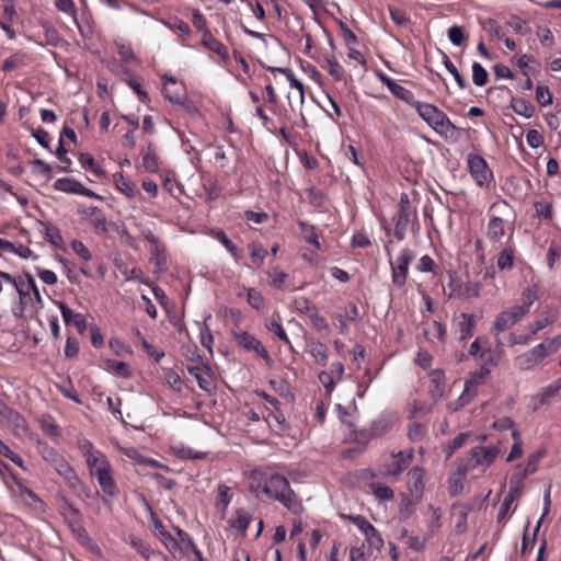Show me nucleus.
<instances>
[{"mask_svg": "<svg viewBox=\"0 0 561 561\" xmlns=\"http://www.w3.org/2000/svg\"><path fill=\"white\" fill-rule=\"evenodd\" d=\"M12 286L15 288L16 293L19 294V300L20 306L14 313L16 316H22L28 300L31 299V290L28 288L26 279L24 280L22 277L15 278L14 283H12Z\"/></svg>", "mask_w": 561, "mask_h": 561, "instance_id": "23", "label": "nucleus"}, {"mask_svg": "<svg viewBox=\"0 0 561 561\" xmlns=\"http://www.w3.org/2000/svg\"><path fill=\"white\" fill-rule=\"evenodd\" d=\"M54 188L68 193V194H77L82 195L90 198H99L102 199V197L93 192L92 190L85 187L80 181L73 179V178H61L55 181Z\"/></svg>", "mask_w": 561, "mask_h": 561, "instance_id": "13", "label": "nucleus"}, {"mask_svg": "<svg viewBox=\"0 0 561 561\" xmlns=\"http://www.w3.org/2000/svg\"><path fill=\"white\" fill-rule=\"evenodd\" d=\"M77 446L85 458V461L96 456V453H101V450L95 449L92 442L84 436L77 437Z\"/></svg>", "mask_w": 561, "mask_h": 561, "instance_id": "50", "label": "nucleus"}, {"mask_svg": "<svg viewBox=\"0 0 561 561\" xmlns=\"http://www.w3.org/2000/svg\"><path fill=\"white\" fill-rule=\"evenodd\" d=\"M294 309L307 317L317 308L307 297H296L293 301Z\"/></svg>", "mask_w": 561, "mask_h": 561, "instance_id": "55", "label": "nucleus"}, {"mask_svg": "<svg viewBox=\"0 0 561 561\" xmlns=\"http://www.w3.org/2000/svg\"><path fill=\"white\" fill-rule=\"evenodd\" d=\"M490 368L480 365L479 369L471 374L469 379L466 380L465 385L467 388L476 391L477 386L485 382V380L490 377Z\"/></svg>", "mask_w": 561, "mask_h": 561, "instance_id": "35", "label": "nucleus"}, {"mask_svg": "<svg viewBox=\"0 0 561 561\" xmlns=\"http://www.w3.org/2000/svg\"><path fill=\"white\" fill-rule=\"evenodd\" d=\"M394 220V237L401 241L405 238L410 224L417 225L416 210H398L393 218Z\"/></svg>", "mask_w": 561, "mask_h": 561, "instance_id": "14", "label": "nucleus"}, {"mask_svg": "<svg viewBox=\"0 0 561 561\" xmlns=\"http://www.w3.org/2000/svg\"><path fill=\"white\" fill-rule=\"evenodd\" d=\"M468 165L472 179L479 186L488 185L491 182L493 178L492 171L481 156L469 154Z\"/></svg>", "mask_w": 561, "mask_h": 561, "instance_id": "11", "label": "nucleus"}, {"mask_svg": "<svg viewBox=\"0 0 561 561\" xmlns=\"http://www.w3.org/2000/svg\"><path fill=\"white\" fill-rule=\"evenodd\" d=\"M93 478L96 479L102 493L104 497L114 499L118 494V488L116 485V482L113 477V470L112 467L104 472H100L99 474L94 476Z\"/></svg>", "mask_w": 561, "mask_h": 561, "instance_id": "22", "label": "nucleus"}, {"mask_svg": "<svg viewBox=\"0 0 561 561\" xmlns=\"http://www.w3.org/2000/svg\"><path fill=\"white\" fill-rule=\"evenodd\" d=\"M448 287L450 289L447 295L448 298L458 297V298H477L480 296V285L476 282H467L462 283L459 278L454 275L449 276Z\"/></svg>", "mask_w": 561, "mask_h": 561, "instance_id": "12", "label": "nucleus"}, {"mask_svg": "<svg viewBox=\"0 0 561 561\" xmlns=\"http://www.w3.org/2000/svg\"><path fill=\"white\" fill-rule=\"evenodd\" d=\"M87 466L89 469V473L92 478L94 476L99 474L100 472H104L105 470H107L112 467L108 459L102 451L96 453V456L88 459Z\"/></svg>", "mask_w": 561, "mask_h": 561, "instance_id": "26", "label": "nucleus"}, {"mask_svg": "<svg viewBox=\"0 0 561 561\" xmlns=\"http://www.w3.org/2000/svg\"><path fill=\"white\" fill-rule=\"evenodd\" d=\"M298 226L300 228V234L302 239L312 244L316 249L321 250V243L319 241V237L313 225H309L305 221H298Z\"/></svg>", "mask_w": 561, "mask_h": 561, "instance_id": "30", "label": "nucleus"}, {"mask_svg": "<svg viewBox=\"0 0 561 561\" xmlns=\"http://www.w3.org/2000/svg\"><path fill=\"white\" fill-rule=\"evenodd\" d=\"M266 254V250L260 243L253 242L250 244V255L255 264L262 265Z\"/></svg>", "mask_w": 561, "mask_h": 561, "instance_id": "64", "label": "nucleus"}, {"mask_svg": "<svg viewBox=\"0 0 561 561\" xmlns=\"http://www.w3.org/2000/svg\"><path fill=\"white\" fill-rule=\"evenodd\" d=\"M466 480V470H459L449 478V493L456 495L463 489V482Z\"/></svg>", "mask_w": 561, "mask_h": 561, "instance_id": "51", "label": "nucleus"}, {"mask_svg": "<svg viewBox=\"0 0 561 561\" xmlns=\"http://www.w3.org/2000/svg\"><path fill=\"white\" fill-rule=\"evenodd\" d=\"M430 380L435 385L434 392L440 396L444 391L445 386V374L442 369H434L430 373Z\"/></svg>", "mask_w": 561, "mask_h": 561, "instance_id": "60", "label": "nucleus"}, {"mask_svg": "<svg viewBox=\"0 0 561 561\" xmlns=\"http://www.w3.org/2000/svg\"><path fill=\"white\" fill-rule=\"evenodd\" d=\"M514 60L525 77H528L530 71L536 72L539 70V62L530 55L524 54Z\"/></svg>", "mask_w": 561, "mask_h": 561, "instance_id": "32", "label": "nucleus"}, {"mask_svg": "<svg viewBox=\"0 0 561 561\" xmlns=\"http://www.w3.org/2000/svg\"><path fill=\"white\" fill-rule=\"evenodd\" d=\"M248 485L256 496L265 495L267 499L276 500L294 514H298L302 508L288 480L268 469L252 470L248 477Z\"/></svg>", "mask_w": 561, "mask_h": 561, "instance_id": "1", "label": "nucleus"}, {"mask_svg": "<svg viewBox=\"0 0 561 561\" xmlns=\"http://www.w3.org/2000/svg\"><path fill=\"white\" fill-rule=\"evenodd\" d=\"M413 459V449L392 453L390 461L380 467V474L385 478L397 479Z\"/></svg>", "mask_w": 561, "mask_h": 561, "instance_id": "7", "label": "nucleus"}, {"mask_svg": "<svg viewBox=\"0 0 561 561\" xmlns=\"http://www.w3.org/2000/svg\"><path fill=\"white\" fill-rule=\"evenodd\" d=\"M489 79L488 71L477 61L472 64V81L477 87H483Z\"/></svg>", "mask_w": 561, "mask_h": 561, "instance_id": "54", "label": "nucleus"}, {"mask_svg": "<svg viewBox=\"0 0 561 561\" xmlns=\"http://www.w3.org/2000/svg\"><path fill=\"white\" fill-rule=\"evenodd\" d=\"M282 318L278 312H274L266 321H265V328L275 334L280 341H283L287 345H291V342L284 330L282 323Z\"/></svg>", "mask_w": 561, "mask_h": 561, "instance_id": "24", "label": "nucleus"}, {"mask_svg": "<svg viewBox=\"0 0 561 561\" xmlns=\"http://www.w3.org/2000/svg\"><path fill=\"white\" fill-rule=\"evenodd\" d=\"M443 62L445 68L448 70V72L454 77L457 85L463 90L467 88V81L465 78L460 75V72L457 70L455 65L451 62V60L448 58L446 54H443Z\"/></svg>", "mask_w": 561, "mask_h": 561, "instance_id": "52", "label": "nucleus"}, {"mask_svg": "<svg viewBox=\"0 0 561 561\" xmlns=\"http://www.w3.org/2000/svg\"><path fill=\"white\" fill-rule=\"evenodd\" d=\"M83 218L95 229L96 232L107 231L105 214L96 206H88L81 211Z\"/></svg>", "mask_w": 561, "mask_h": 561, "instance_id": "19", "label": "nucleus"}, {"mask_svg": "<svg viewBox=\"0 0 561 561\" xmlns=\"http://www.w3.org/2000/svg\"><path fill=\"white\" fill-rule=\"evenodd\" d=\"M176 81L174 78L167 77L163 83V95L165 99H168L171 103L180 104L183 101V94L174 89Z\"/></svg>", "mask_w": 561, "mask_h": 561, "instance_id": "33", "label": "nucleus"}, {"mask_svg": "<svg viewBox=\"0 0 561 561\" xmlns=\"http://www.w3.org/2000/svg\"><path fill=\"white\" fill-rule=\"evenodd\" d=\"M37 451L79 499L88 500L93 496L91 490L83 483L76 470L59 451L44 442H38Z\"/></svg>", "mask_w": 561, "mask_h": 561, "instance_id": "2", "label": "nucleus"}, {"mask_svg": "<svg viewBox=\"0 0 561 561\" xmlns=\"http://www.w3.org/2000/svg\"><path fill=\"white\" fill-rule=\"evenodd\" d=\"M561 390V377L553 380L551 383H549L546 387H542L537 396L536 399L538 400L539 405H543L549 403L552 399H554L559 391Z\"/></svg>", "mask_w": 561, "mask_h": 561, "instance_id": "25", "label": "nucleus"}, {"mask_svg": "<svg viewBox=\"0 0 561 561\" xmlns=\"http://www.w3.org/2000/svg\"><path fill=\"white\" fill-rule=\"evenodd\" d=\"M502 358L501 343L499 342L495 348H485L480 354L481 366L488 368L496 367Z\"/></svg>", "mask_w": 561, "mask_h": 561, "instance_id": "28", "label": "nucleus"}, {"mask_svg": "<svg viewBox=\"0 0 561 561\" xmlns=\"http://www.w3.org/2000/svg\"><path fill=\"white\" fill-rule=\"evenodd\" d=\"M540 528H524L520 552L523 556L530 553L535 547Z\"/></svg>", "mask_w": 561, "mask_h": 561, "instance_id": "42", "label": "nucleus"}, {"mask_svg": "<svg viewBox=\"0 0 561 561\" xmlns=\"http://www.w3.org/2000/svg\"><path fill=\"white\" fill-rule=\"evenodd\" d=\"M447 36L451 44L456 46L461 45L466 39L463 28L458 25H453L451 27H449L447 31Z\"/></svg>", "mask_w": 561, "mask_h": 561, "instance_id": "62", "label": "nucleus"}, {"mask_svg": "<svg viewBox=\"0 0 561 561\" xmlns=\"http://www.w3.org/2000/svg\"><path fill=\"white\" fill-rule=\"evenodd\" d=\"M311 324L314 327V329L319 332L327 331L329 329L328 321L320 314L318 308H316L309 316H308Z\"/></svg>", "mask_w": 561, "mask_h": 561, "instance_id": "63", "label": "nucleus"}, {"mask_svg": "<svg viewBox=\"0 0 561 561\" xmlns=\"http://www.w3.org/2000/svg\"><path fill=\"white\" fill-rule=\"evenodd\" d=\"M386 250L391 266L392 283L398 287H402L407 282L409 265L415 259V253L413 250L404 248L398 255L396 262H392L390 250L388 248H386Z\"/></svg>", "mask_w": 561, "mask_h": 561, "instance_id": "5", "label": "nucleus"}, {"mask_svg": "<svg viewBox=\"0 0 561 561\" xmlns=\"http://www.w3.org/2000/svg\"><path fill=\"white\" fill-rule=\"evenodd\" d=\"M55 304L59 308L67 325L73 324L79 333H83L87 330V321L82 314L76 313L62 301H55Z\"/></svg>", "mask_w": 561, "mask_h": 561, "instance_id": "21", "label": "nucleus"}, {"mask_svg": "<svg viewBox=\"0 0 561 561\" xmlns=\"http://www.w3.org/2000/svg\"><path fill=\"white\" fill-rule=\"evenodd\" d=\"M369 549L380 550L383 547V538L377 528H360Z\"/></svg>", "mask_w": 561, "mask_h": 561, "instance_id": "43", "label": "nucleus"}, {"mask_svg": "<svg viewBox=\"0 0 561 561\" xmlns=\"http://www.w3.org/2000/svg\"><path fill=\"white\" fill-rule=\"evenodd\" d=\"M256 523V526H263V520L253 518L252 515L243 508L236 511L234 516L230 520V526H249L251 523Z\"/></svg>", "mask_w": 561, "mask_h": 561, "instance_id": "34", "label": "nucleus"}, {"mask_svg": "<svg viewBox=\"0 0 561 561\" xmlns=\"http://www.w3.org/2000/svg\"><path fill=\"white\" fill-rule=\"evenodd\" d=\"M507 228V220L500 216L491 215L486 227V238L493 243H500L504 238Z\"/></svg>", "mask_w": 561, "mask_h": 561, "instance_id": "18", "label": "nucleus"}, {"mask_svg": "<svg viewBox=\"0 0 561 561\" xmlns=\"http://www.w3.org/2000/svg\"><path fill=\"white\" fill-rule=\"evenodd\" d=\"M232 336L240 347L248 352L256 353L268 366L272 365L273 359L271 355L268 354L265 346L254 335L248 331H236L232 332Z\"/></svg>", "mask_w": 561, "mask_h": 561, "instance_id": "8", "label": "nucleus"}, {"mask_svg": "<svg viewBox=\"0 0 561 561\" xmlns=\"http://www.w3.org/2000/svg\"><path fill=\"white\" fill-rule=\"evenodd\" d=\"M424 470L420 467H413L408 472V486L414 499H420L424 492Z\"/></svg>", "mask_w": 561, "mask_h": 561, "instance_id": "20", "label": "nucleus"}, {"mask_svg": "<svg viewBox=\"0 0 561 561\" xmlns=\"http://www.w3.org/2000/svg\"><path fill=\"white\" fill-rule=\"evenodd\" d=\"M548 356L546 343H539L533 348L515 357V365L520 370H530Z\"/></svg>", "mask_w": 561, "mask_h": 561, "instance_id": "9", "label": "nucleus"}, {"mask_svg": "<svg viewBox=\"0 0 561 561\" xmlns=\"http://www.w3.org/2000/svg\"><path fill=\"white\" fill-rule=\"evenodd\" d=\"M154 529V536L175 559H182L188 554L193 556L195 551L199 550L192 537L182 528H172L173 533L169 531L167 528Z\"/></svg>", "mask_w": 561, "mask_h": 561, "instance_id": "3", "label": "nucleus"}, {"mask_svg": "<svg viewBox=\"0 0 561 561\" xmlns=\"http://www.w3.org/2000/svg\"><path fill=\"white\" fill-rule=\"evenodd\" d=\"M151 262L157 266L158 271H165L168 267V261L165 255V248L162 243L151 247Z\"/></svg>", "mask_w": 561, "mask_h": 561, "instance_id": "40", "label": "nucleus"}, {"mask_svg": "<svg viewBox=\"0 0 561 561\" xmlns=\"http://www.w3.org/2000/svg\"><path fill=\"white\" fill-rule=\"evenodd\" d=\"M538 299V286L536 284L526 287L522 293V305L519 309L525 310V314H527L530 310L533 304Z\"/></svg>", "mask_w": 561, "mask_h": 561, "instance_id": "36", "label": "nucleus"}, {"mask_svg": "<svg viewBox=\"0 0 561 561\" xmlns=\"http://www.w3.org/2000/svg\"><path fill=\"white\" fill-rule=\"evenodd\" d=\"M26 65V56L23 53H15L2 64L3 71H12Z\"/></svg>", "mask_w": 561, "mask_h": 561, "instance_id": "44", "label": "nucleus"}, {"mask_svg": "<svg viewBox=\"0 0 561 561\" xmlns=\"http://www.w3.org/2000/svg\"><path fill=\"white\" fill-rule=\"evenodd\" d=\"M500 448L494 445L477 446L469 453L467 466L472 469H481L484 471L496 459Z\"/></svg>", "mask_w": 561, "mask_h": 561, "instance_id": "6", "label": "nucleus"}, {"mask_svg": "<svg viewBox=\"0 0 561 561\" xmlns=\"http://www.w3.org/2000/svg\"><path fill=\"white\" fill-rule=\"evenodd\" d=\"M187 371L192 377L196 379L197 385L202 390L210 393L215 389L214 380L208 365L204 364L202 366H188Z\"/></svg>", "mask_w": 561, "mask_h": 561, "instance_id": "17", "label": "nucleus"}, {"mask_svg": "<svg viewBox=\"0 0 561 561\" xmlns=\"http://www.w3.org/2000/svg\"><path fill=\"white\" fill-rule=\"evenodd\" d=\"M216 238L231 253L236 261L241 259L242 251L232 243L224 231H218Z\"/></svg>", "mask_w": 561, "mask_h": 561, "instance_id": "53", "label": "nucleus"}, {"mask_svg": "<svg viewBox=\"0 0 561 561\" xmlns=\"http://www.w3.org/2000/svg\"><path fill=\"white\" fill-rule=\"evenodd\" d=\"M43 227L44 233L51 244L58 247L62 243V236L56 226L51 225L50 222H45L43 224Z\"/></svg>", "mask_w": 561, "mask_h": 561, "instance_id": "56", "label": "nucleus"}, {"mask_svg": "<svg viewBox=\"0 0 561 561\" xmlns=\"http://www.w3.org/2000/svg\"><path fill=\"white\" fill-rule=\"evenodd\" d=\"M233 493L230 486L219 484L217 488L216 505L225 512L232 500Z\"/></svg>", "mask_w": 561, "mask_h": 561, "instance_id": "37", "label": "nucleus"}, {"mask_svg": "<svg viewBox=\"0 0 561 561\" xmlns=\"http://www.w3.org/2000/svg\"><path fill=\"white\" fill-rule=\"evenodd\" d=\"M507 25L512 27L516 33L526 35L530 33L531 28L528 23L517 15H513L508 21Z\"/></svg>", "mask_w": 561, "mask_h": 561, "instance_id": "59", "label": "nucleus"}, {"mask_svg": "<svg viewBox=\"0 0 561 561\" xmlns=\"http://www.w3.org/2000/svg\"><path fill=\"white\" fill-rule=\"evenodd\" d=\"M511 107L517 115L526 118H530L535 114V106L529 101L522 98H513L511 100Z\"/></svg>", "mask_w": 561, "mask_h": 561, "instance_id": "29", "label": "nucleus"}, {"mask_svg": "<svg viewBox=\"0 0 561 561\" xmlns=\"http://www.w3.org/2000/svg\"><path fill=\"white\" fill-rule=\"evenodd\" d=\"M70 530L83 547L95 554H100V547L89 538L85 528H70Z\"/></svg>", "mask_w": 561, "mask_h": 561, "instance_id": "38", "label": "nucleus"}, {"mask_svg": "<svg viewBox=\"0 0 561 561\" xmlns=\"http://www.w3.org/2000/svg\"><path fill=\"white\" fill-rule=\"evenodd\" d=\"M402 539L405 545L415 551H420L425 547L426 538L417 535L409 534L408 529L404 528L402 534Z\"/></svg>", "mask_w": 561, "mask_h": 561, "instance_id": "48", "label": "nucleus"}, {"mask_svg": "<svg viewBox=\"0 0 561 561\" xmlns=\"http://www.w3.org/2000/svg\"><path fill=\"white\" fill-rule=\"evenodd\" d=\"M210 317H211V314L208 313L207 317L204 319V321L196 322V324H197L198 330H199V341H201V344L205 348H207L210 353H213L214 337H213V334L210 333L209 328L206 325V320L210 319Z\"/></svg>", "mask_w": 561, "mask_h": 561, "instance_id": "39", "label": "nucleus"}, {"mask_svg": "<svg viewBox=\"0 0 561 561\" xmlns=\"http://www.w3.org/2000/svg\"><path fill=\"white\" fill-rule=\"evenodd\" d=\"M474 396H476V391L471 390L470 388H467V386L465 385V389H463L462 393L459 396V398L455 402H451L448 404V409L451 412H456L459 409L463 408L466 404H468L473 399Z\"/></svg>", "mask_w": 561, "mask_h": 561, "instance_id": "47", "label": "nucleus"}, {"mask_svg": "<svg viewBox=\"0 0 561 561\" xmlns=\"http://www.w3.org/2000/svg\"><path fill=\"white\" fill-rule=\"evenodd\" d=\"M419 116L439 136L447 138L454 135L456 126L436 105L416 102L414 107Z\"/></svg>", "mask_w": 561, "mask_h": 561, "instance_id": "4", "label": "nucleus"}, {"mask_svg": "<svg viewBox=\"0 0 561 561\" xmlns=\"http://www.w3.org/2000/svg\"><path fill=\"white\" fill-rule=\"evenodd\" d=\"M525 316V310L519 309L518 305L512 306L496 316L492 325V332L500 334L514 327Z\"/></svg>", "mask_w": 561, "mask_h": 561, "instance_id": "10", "label": "nucleus"}, {"mask_svg": "<svg viewBox=\"0 0 561 561\" xmlns=\"http://www.w3.org/2000/svg\"><path fill=\"white\" fill-rule=\"evenodd\" d=\"M114 181L117 190H119L128 197H134L138 192L136 185L130 180L125 178L122 173L115 174Z\"/></svg>", "mask_w": 561, "mask_h": 561, "instance_id": "41", "label": "nucleus"}, {"mask_svg": "<svg viewBox=\"0 0 561 561\" xmlns=\"http://www.w3.org/2000/svg\"><path fill=\"white\" fill-rule=\"evenodd\" d=\"M270 283L277 289H282L285 285V282L288 277V274L280 271L278 267H273L267 273Z\"/></svg>", "mask_w": 561, "mask_h": 561, "instance_id": "57", "label": "nucleus"}, {"mask_svg": "<svg viewBox=\"0 0 561 561\" xmlns=\"http://www.w3.org/2000/svg\"><path fill=\"white\" fill-rule=\"evenodd\" d=\"M202 43L204 46H206L209 50L214 51L218 56L222 58L228 57L227 47L217 38H215L213 34L209 32V30H205V32L203 33Z\"/></svg>", "mask_w": 561, "mask_h": 561, "instance_id": "27", "label": "nucleus"}, {"mask_svg": "<svg viewBox=\"0 0 561 561\" xmlns=\"http://www.w3.org/2000/svg\"><path fill=\"white\" fill-rule=\"evenodd\" d=\"M513 264H514V250L512 248L507 247L500 252V254L497 256L496 265L501 271H503V270L512 268Z\"/></svg>", "mask_w": 561, "mask_h": 561, "instance_id": "49", "label": "nucleus"}, {"mask_svg": "<svg viewBox=\"0 0 561 561\" xmlns=\"http://www.w3.org/2000/svg\"><path fill=\"white\" fill-rule=\"evenodd\" d=\"M309 353L319 365L325 366L329 360L328 347L320 341L311 342Z\"/></svg>", "mask_w": 561, "mask_h": 561, "instance_id": "31", "label": "nucleus"}, {"mask_svg": "<svg viewBox=\"0 0 561 561\" xmlns=\"http://www.w3.org/2000/svg\"><path fill=\"white\" fill-rule=\"evenodd\" d=\"M247 301L252 308L256 310H260L264 307L263 296L255 288H248Z\"/></svg>", "mask_w": 561, "mask_h": 561, "instance_id": "61", "label": "nucleus"}, {"mask_svg": "<svg viewBox=\"0 0 561 561\" xmlns=\"http://www.w3.org/2000/svg\"><path fill=\"white\" fill-rule=\"evenodd\" d=\"M142 165L149 172H157L159 170L158 161L151 146H148L141 151Z\"/></svg>", "mask_w": 561, "mask_h": 561, "instance_id": "46", "label": "nucleus"}, {"mask_svg": "<svg viewBox=\"0 0 561 561\" xmlns=\"http://www.w3.org/2000/svg\"><path fill=\"white\" fill-rule=\"evenodd\" d=\"M390 92L398 99L402 100L409 105H412L415 107L416 100L414 99V94L412 91L405 89L404 87L400 85L399 83H394L393 87H391Z\"/></svg>", "mask_w": 561, "mask_h": 561, "instance_id": "45", "label": "nucleus"}, {"mask_svg": "<svg viewBox=\"0 0 561 561\" xmlns=\"http://www.w3.org/2000/svg\"><path fill=\"white\" fill-rule=\"evenodd\" d=\"M455 332L458 334L460 341L470 339L476 329V319L471 313L461 312L454 320Z\"/></svg>", "mask_w": 561, "mask_h": 561, "instance_id": "16", "label": "nucleus"}, {"mask_svg": "<svg viewBox=\"0 0 561 561\" xmlns=\"http://www.w3.org/2000/svg\"><path fill=\"white\" fill-rule=\"evenodd\" d=\"M399 416L396 412L381 413L370 425V433L375 437H380L390 432L398 422Z\"/></svg>", "mask_w": 561, "mask_h": 561, "instance_id": "15", "label": "nucleus"}, {"mask_svg": "<svg viewBox=\"0 0 561 561\" xmlns=\"http://www.w3.org/2000/svg\"><path fill=\"white\" fill-rule=\"evenodd\" d=\"M534 208L541 219H551L553 216L552 204L546 199L535 202Z\"/></svg>", "mask_w": 561, "mask_h": 561, "instance_id": "58", "label": "nucleus"}]
</instances>
